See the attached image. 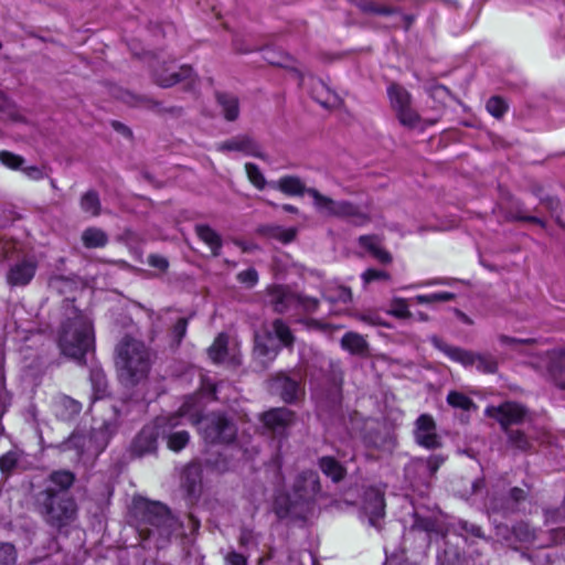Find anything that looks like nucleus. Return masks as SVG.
Here are the masks:
<instances>
[{"mask_svg":"<svg viewBox=\"0 0 565 565\" xmlns=\"http://www.w3.org/2000/svg\"><path fill=\"white\" fill-rule=\"evenodd\" d=\"M202 411L201 397L196 395L188 396L179 408L177 415L163 419L162 425H168L167 443L173 451H180L189 443L190 436L185 430L169 431L179 425V418H188L192 424L198 425L203 438L209 443H230L236 433L234 425L220 414H210L201 417Z\"/></svg>","mask_w":565,"mask_h":565,"instance_id":"obj_1","label":"nucleus"},{"mask_svg":"<svg viewBox=\"0 0 565 565\" xmlns=\"http://www.w3.org/2000/svg\"><path fill=\"white\" fill-rule=\"evenodd\" d=\"M64 317L58 331V347L64 355L82 360L94 344L92 320L71 302L65 303Z\"/></svg>","mask_w":565,"mask_h":565,"instance_id":"obj_2","label":"nucleus"},{"mask_svg":"<svg viewBox=\"0 0 565 565\" xmlns=\"http://www.w3.org/2000/svg\"><path fill=\"white\" fill-rule=\"evenodd\" d=\"M320 492L318 473L312 470L300 472L292 484L291 492L277 495L274 508L279 518H307L313 508V501Z\"/></svg>","mask_w":565,"mask_h":565,"instance_id":"obj_3","label":"nucleus"},{"mask_svg":"<svg viewBox=\"0 0 565 565\" xmlns=\"http://www.w3.org/2000/svg\"><path fill=\"white\" fill-rule=\"evenodd\" d=\"M116 364L121 382L135 385L147 377L151 353L141 341L127 337L117 347Z\"/></svg>","mask_w":565,"mask_h":565,"instance_id":"obj_4","label":"nucleus"},{"mask_svg":"<svg viewBox=\"0 0 565 565\" xmlns=\"http://www.w3.org/2000/svg\"><path fill=\"white\" fill-rule=\"evenodd\" d=\"M132 512L137 530L143 539L159 536L167 539L174 525V520L168 508L160 502H151L139 498L134 501Z\"/></svg>","mask_w":565,"mask_h":565,"instance_id":"obj_5","label":"nucleus"},{"mask_svg":"<svg viewBox=\"0 0 565 565\" xmlns=\"http://www.w3.org/2000/svg\"><path fill=\"white\" fill-rule=\"evenodd\" d=\"M38 507L45 521L55 527H63L76 516V504L67 492L46 488L38 495Z\"/></svg>","mask_w":565,"mask_h":565,"instance_id":"obj_6","label":"nucleus"},{"mask_svg":"<svg viewBox=\"0 0 565 565\" xmlns=\"http://www.w3.org/2000/svg\"><path fill=\"white\" fill-rule=\"evenodd\" d=\"M281 344L289 347L294 342V335L287 324L280 319L273 322L270 329H265L263 332L255 333V348L254 355L263 365L273 361Z\"/></svg>","mask_w":565,"mask_h":565,"instance_id":"obj_7","label":"nucleus"},{"mask_svg":"<svg viewBox=\"0 0 565 565\" xmlns=\"http://www.w3.org/2000/svg\"><path fill=\"white\" fill-rule=\"evenodd\" d=\"M495 414L497 423L501 425L508 436L509 446L520 451H526L531 446L530 438L521 430L509 427L521 423L525 417L526 409L519 403L505 402L497 405Z\"/></svg>","mask_w":565,"mask_h":565,"instance_id":"obj_8","label":"nucleus"},{"mask_svg":"<svg viewBox=\"0 0 565 565\" xmlns=\"http://www.w3.org/2000/svg\"><path fill=\"white\" fill-rule=\"evenodd\" d=\"M307 194L312 198L313 206L322 215L344 217L355 225H363L370 221L369 213L348 201H334L313 188H309Z\"/></svg>","mask_w":565,"mask_h":565,"instance_id":"obj_9","label":"nucleus"},{"mask_svg":"<svg viewBox=\"0 0 565 565\" xmlns=\"http://www.w3.org/2000/svg\"><path fill=\"white\" fill-rule=\"evenodd\" d=\"M431 343L450 360L460 363L466 369L484 374L492 373L493 371L492 360L488 355L449 345L437 337L431 338Z\"/></svg>","mask_w":565,"mask_h":565,"instance_id":"obj_10","label":"nucleus"},{"mask_svg":"<svg viewBox=\"0 0 565 565\" xmlns=\"http://www.w3.org/2000/svg\"><path fill=\"white\" fill-rule=\"evenodd\" d=\"M387 95L398 121L408 128L417 127L420 117L411 106L409 93L397 84H391L387 88Z\"/></svg>","mask_w":565,"mask_h":565,"instance_id":"obj_11","label":"nucleus"},{"mask_svg":"<svg viewBox=\"0 0 565 565\" xmlns=\"http://www.w3.org/2000/svg\"><path fill=\"white\" fill-rule=\"evenodd\" d=\"M270 301L277 312H285L294 308H301L306 312H313L318 307L316 298L295 294L281 286L270 289Z\"/></svg>","mask_w":565,"mask_h":565,"instance_id":"obj_12","label":"nucleus"},{"mask_svg":"<svg viewBox=\"0 0 565 565\" xmlns=\"http://www.w3.org/2000/svg\"><path fill=\"white\" fill-rule=\"evenodd\" d=\"M384 509V491L375 487L365 490L362 511L371 526L380 527L381 520L385 514Z\"/></svg>","mask_w":565,"mask_h":565,"instance_id":"obj_13","label":"nucleus"},{"mask_svg":"<svg viewBox=\"0 0 565 565\" xmlns=\"http://www.w3.org/2000/svg\"><path fill=\"white\" fill-rule=\"evenodd\" d=\"M265 428L276 437H285L295 420V415L288 408H274L262 416Z\"/></svg>","mask_w":565,"mask_h":565,"instance_id":"obj_14","label":"nucleus"},{"mask_svg":"<svg viewBox=\"0 0 565 565\" xmlns=\"http://www.w3.org/2000/svg\"><path fill=\"white\" fill-rule=\"evenodd\" d=\"M414 437L418 445L427 449L440 446V438L436 431V423L428 414H422L415 422Z\"/></svg>","mask_w":565,"mask_h":565,"instance_id":"obj_15","label":"nucleus"},{"mask_svg":"<svg viewBox=\"0 0 565 565\" xmlns=\"http://www.w3.org/2000/svg\"><path fill=\"white\" fill-rule=\"evenodd\" d=\"M38 269V263L33 258H23L13 264L8 274L7 281L12 287H23L30 284Z\"/></svg>","mask_w":565,"mask_h":565,"instance_id":"obj_16","label":"nucleus"},{"mask_svg":"<svg viewBox=\"0 0 565 565\" xmlns=\"http://www.w3.org/2000/svg\"><path fill=\"white\" fill-rule=\"evenodd\" d=\"M163 419L160 418L156 422L154 426H146L139 435L136 437L132 448L134 451L139 455H146L153 452L157 449V438L159 436V429L162 433L167 431V425H162Z\"/></svg>","mask_w":565,"mask_h":565,"instance_id":"obj_17","label":"nucleus"},{"mask_svg":"<svg viewBox=\"0 0 565 565\" xmlns=\"http://www.w3.org/2000/svg\"><path fill=\"white\" fill-rule=\"evenodd\" d=\"M207 353L210 359L215 363H239L236 349L228 347V338L224 333L216 337L213 344L209 348Z\"/></svg>","mask_w":565,"mask_h":565,"instance_id":"obj_18","label":"nucleus"},{"mask_svg":"<svg viewBox=\"0 0 565 565\" xmlns=\"http://www.w3.org/2000/svg\"><path fill=\"white\" fill-rule=\"evenodd\" d=\"M220 151H238L247 156L263 158L257 142L248 136H236L217 146Z\"/></svg>","mask_w":565,"mask_h":565,"instance_id":"obj_19","label":"nucleus"},{"mask_svg":"<svg viewBox=\"0 0 565 565\" xmlns=\"http://www.w3.org/2000/svg\"><path fill=\"white\" fill-rule=\"evenodd\" d=\"M192 74V68L189 66L178 68L175 65H170L162 72L156 73V82L162 87H170L181 81L190 79Z\"/></svg>","mask_w":565,"mask_h":565,"instance_id":"obj_20","label":"nucleus"},{"mask_svg":"<svg viewBox=\"0 0 565 565\" xmlns=\"http://www.w3.org/2000/svg\"><path fill=\"white\" fill-rule=\"evenodd\" d=\"M82 411V404L66 395L57 396L54 399L55 415L62 420L74 419Z\"/></svg>","mask_w":565,"mask_h":565,"instance_id":"obj_21","label":"nucleus"},{"mask_svg":"<svg viewBox=\"0 0 565 565\" xmlns=\"http://www.w3.org/2000/svg\"><path fill=\"white\" fill-rule=\"evenodd\" d=\"M270 186L290 196L302 195L308 190L301 179L295 175L281 177L277 181L271 182Z\"/></svg>","mask_w":565,"mask_h":565,"instance_id":"obj_22","label":"nucleus"},{"mask_svg":"<svg viewBox=\"0 0 565 565\" xmlns=\"http://www.w3.org/2000/svg\"><path fill=\"white\" fill-rule=\"evenodd\" d=\"M274 386L281 391V397L287 403L298 399L302 393L300 384L285 375L277 376L274 380Z\"/></svg>","mask_w":565,"mask_h":565,"instance_id":"obj_23","label":"nucleus"},{"mask_svg":"<svg viewBox=\"0 0 565 565\" xmlns=\"http://www.w3.org/2000/svg\"><path fill=\"white\" fill-rule=\"evenodd\" d=\"M359 244L362 248L369 250L379 262L387 264L392 260L390 253L382 248V242L379 236L363 235L359 238Z\"/></svg>","mask_w":565,"mask_h":565,"instance_id":"obj_24","label":"nucleus"},{"mask_svg":"<svg viewBox=\"0 0 565 565\" xmlns=\"http://www.w3.org/2000/svg\"><path fill=\"white\" fill-rule=\"evenodd\" d=\"M264 235L282 244L291 243L297 236L296 227H284L279 225L266 226L262 230Z\"/></svg>","mask_w":565,"mask_h":565,"instance_id":"obj_25","label":"nucleus"},{"mask_svg":"<svg viewBox=\"0 0 565 565\" xmlns=\"http://www.w3.org/2000/svg\"><path fill=\"white\" fill-rule=\"evenodd\" d=\"M218 105L222 108L224 117L227 120H235L239 114L238 99L236 96L227 93H218L216 95Z\"/></svg>","mask_w":565,"mask_h":565,"instance_id":"obj_26","label":"nucleus"},{"mask_svg":"<svg viewBox=\"0 0 565 565\" xmlns=\"http://www.w3.org/2000/svg\"><path fill=\"white\" fill-rule=\"evenodd\" d=\"M321 471L332 481H340L345 473V469L332 457H322L319 460Z\"/></svg>","mask_w":565,"mask_h":565,"instance_id":"obj_27","label":"nucleus"},{"mask_svg":"<svg viewBox=\"0 0 565 565\" xmlns=\"http://www.w3.org/2000/svg\"><path fill=\"white\" fill-rule=\"evenodd\" d=\"M75 480L74 475L67 470L54 471L50 476V486L54 491L67 492V489L73 484Z\"/></svg>","mask_w":565,"mask_h":565,"instance_id":"obj_28","label":"nucleus"},{"mask_svg":"<svg viewBox=\"0 0 565 565\" xmlns=\"http://www.w3.org/2000/svg\"><path fill=\"white\" fill-rule=\"evenodd\" d=\"M195 231L200 239L210 247L212 254L217 255V252L221 248L220 235L207 225H198Z\"/></svg>","mask_w":565,"mask_h":565,"instance_id":"obj_29","label":"nucleus"},{"mask_svg":"<svg viewBox=\"0 0 565 565\" xmlns=\"http://www.w3.org/2000/svg\"><path fill=\"white\" fill-rule=\"evenodd\" d=\"M312 97L323 107H333L338 104V96L322 82H318L312 89Z\"/></svg>","mask_w":565,"mask_h":565,"instance_id":"obj_30","label":"nucleus"},{"mask_svg":"<svg viewBox=\"0 0 565 565\" xmlns=\"http://www.w3.org/2000/svg\"><path fill=\"white\" fill-rule=\"evenodd\" d=\"M341 347L354 354L363 353L366 349V341L355 332H348L341 340Z\"/></svg>","mask_w":565,"mask_h":565,"instance_id":"obj_31","label":"nucleus"},{"mask_svg":"<svg viewBox=\"0 0 565 565\" xmlns=\"http://www.w3.org/2000/svg\"><path fill=\"white\" fill-rule=\"evenodd\" d=\"M83 243L88 248H98L107 244V235L99 228L90 227L82 235Z\"/></svg>","mask_w":565,"mask_h":565,"instance_id":"obj_32","label":"nucleus"},{"mask_svg":"<svg viewBox=\"0 0 565 565\" xmlns=\"http://www.w3.org/2000/svg\"><path fill=\"white\" fill-rule=\"evenodd\" d=\"M523 84L524 82L521 74L513 67L508 68L505 73H502L500 78L497 75V89L503 88L504 86L521 89Z\"/></svg>","mask_w":565,"mask_h":565,"instance_id":"obj_33","label":"nucleus"},{"mask_svg":"<svg viewBox=\"0 0 565 565\" xmlns=\"http://www.w3.org/2000/svg\"><path fill=\"white\" fill-rule=\"evenodd\" d=\"M455 298V295L448 291L433 292L429 295H417L409 301L418 305H433L436 302H446Z\"/></svg>","mask_w":565,"mask_h":565,"instance_id":"obj_34","label":"nucleus"},{"mask_svg":"<svg viewBox=\"0 0 565 565\" xmlns=\"http://www.w3.org/2000/svg\"><path fill=\"white\" fill-rule=\"evenodd\" d=\"M387 312L398 319H409L412 318V312L409 311L408 300L404 298H394L388 307Z\"/></svg>","mask_w":565,"mask_h":565,"instance_id":"obj_35","label":"nucleus"},{"mask_svg":"<svg viewBox=\"0 0 565 565\" xmlns=\"http://www.w3.org/2000/svg\"><path fill=\"white\" fill-rule=\"evenodd\" d=\"M81 207L85 213L92 216L98 215L100 203L97 193L94 191L85 193L81 199Z\"/></svg>","mask_w":565,"mask_h":565,"instance_id":"obj_36","label":"nucleus"},{"mask_svg":"<svg viewBox=\"0 0 565 565\" xmlns=\"http://www.w3.org/2000/svg\"><path fill=\"white\" fill-rule=\"evenodd\" d=\"M324 297L329 302H332V303L339 302V303L347 305L351 301L352 294L349 288L343 287V286H338L334 289L330 288L324 294Z\"/></svg>","mask_w":565,"mask_h":565,"instance_id":"obj_37","label":"nucleus"},{"mask_svg":"<svg viewBox=\"0 0 565 565\" xmlns=\"http://www.w3.org/2000/svg\"><path fill=\"white\" fill-rule=\"evenodd\" d=\"M90 381L94 391V399L103 398L107 390L105 374L100 370H93L90 372Z\"/></svg>","mask_w":565,"mask_h":565,"instance_id":"obj_38","label":"nucleus"},{"mask_svg":"<svg viewBox=\"0 0 565 565\" xmlns=\"http://www.w3.org/2000/svg\"><path fill=\"white\" fill-rule=\"evenodd\" d=\"M447 402L450 406L463 411H469L475 406L473 402L467 395L456 391H452L448 394Z\"/></svg>","mask_w":565,"mask_h":565,"instance_id":"obj_39","label":"nucleus"},{"mask_svg":"<svg viewBox=\"0 0 565 565\" xmlns=\"http://www.w3.org/2000/svg\"><path fill=\"white\" fill-rule=\"evenodd\" d=\"M359 8L365 13H374L380 15H390L395 12L393 8L367 0L360 1Z\"/></svg>","mask_w":565,"mask_h":565,"instance_id":"obj_40","label":"nucleus"},{"mask_svg":"<svg viewBox=\"0 0 565 565\" xmlns=\"http://www.w3.org/2000/svg\"><path fill=\"white\" fill-rule=\"evenodd\" d=\"M246 174L248 180L253 183L255 188L258 190H263L266 185V179L259 168L250 162L245 164Z\"/></svg>","mask_w":565,"mask_h":565,"instance_id":"obj_41","label":"nucleus"},{"mask_svg":"<svg viewBox=\"0 0 565 565\" xmlns=\"http://www.w3.org/2000/svg\"><path fill=\"white\" fill-rule=\"evenodd\" d=\"M545 114H546V110L543 106L529 105L525 110L514 109V116H516L521 120L540 119V118H543L545 116Z\"/></svg>","mask_w":565,"mask_h":565,"instance_id":"obj_42","label":"nucleus"},{"mask_svg":"<svg viewBox=\"0 0 565 565\" xmlns=\"http://www.w3.org/2000/svg\"><path fill=\"white\" fill-rule=\"evenodd\" d=\"M512 533L520 542L524 543L532 542L535 536L533 529H531L527 523L523 522L515 524L512 529Z\"/></svg>","mask_w":565,"mask_h":565,"instance_id":"obj_43","label":"nucleus"},{"mask_svg":"<svg viewBox=\"0 0 565 565\" xmlns=\"http://www.w3.org/2000/svg\"><path fill=\"white\" fill-rule=\"evenodd\" d=\"M0 161L6 167L17 170L21 169L23 164V158L9 151H0Z\"/></svg>","mask_w":565,"mask_h":565,"instance_id":"obj_44","label":"nucleus"},{"mask_svg":"<svg viewBox=\"0 0 565 565\" xmlns=\"http://www.w3.org/2000/svg\"><path fill=\"white\" fill-rule=\"evenodd\" d=\"M17 559L15 548L12 544L2 543L0 544V564L11 565Z\"/></svg>","mask_w":565,"mask_h":565,"instance_id":"obj_45","label":"nucleus"},{"mask_svg":"<svg viewBox=\"0 0 565 565\" xmlns=\"http://www.w3.org/2000/svg\"><path fill=\"white\" fill-rule=\"evenodd\" d=\"M526 498V492L523 489L520 488H512L509 491L508 500L511 503L512 510H520L522 502Z\"/></svg>","mask_w":565,"mask_h":565,"instance_id":"obj_46","label":"nucleus"},{"mask_svg":"<svg viewBox=\"0 0 565 565\" xmlns=\"http://www.w3.org/2000/svg\"><path fill=\"white\" fill-rule=\"evenodd\" d=\"M362 279L365 284L375 281V280L387 281V280H390V274L385 270L367 269L362 274Z\"/></svg>","mask_w":565,"mask_h":565,"instance_id":"obj_47","label":"nucleus"},{"mask_svg":"<svg viewBox=\"0 0 565 565\" xmlns=\"http://www.w3.org/2000/svg\"><path fill=\"white\" fill-rule=\"evenodd\" d=\"M237 279L239 282L246 285L247 287H253L258 280V275L254 268H248L238 273Z\"/></svg>","mask_w":565,"mask_h":565,"instance_id":"obj_48","label":"nucleus"},{"mask_svg":"<svg viewBox=\"0 0 565 565\" xmlns=\"http://www.w3.org/2000/svg\"><path fill=\"white\" fill-rule=\"evenodd\" d=\"M186 328H188V319L186 318L178 319V321L175 322L173 330H172V337L177 344H179L181 342V340L183 339V337L185 335Z\"/></svg>","mask_w":565,"mask_h":565,"instance_id":"obj_49","label":"nucleus"},{"mask_svg":"<svg viewBox=\"0 0 565 565\" xmlns=\"http://www.w3.org/2000/svg\"><path fill=\"white\" fill-rule=\"evenodd\" d=\"M24 175L31 180L38 181L45 178L46 173L43 168L38 166H29L21 168Z\"/></svg>","mask_w":565,"mask_h":565,"instance_id":"obj_50","label":"nucleus"},{"mask_svg":"<svg viewBox=\"0 0 565 565\" xmlns=\"http://www.w3.org/2000/svg\"><path fill=\"white\" fill-rule=\"evenodd\" d=\"M552 367L558 370L559 372H565V348H559L554 351Z\"/></svg>","mask_w":565,"mask_h":565,"instance_id":"obj_51","label":"nucleus"},{"mask_svg":"<svg viewBox=\"0 0 565 565\" xmlns=\"http://www.w3.org/2000/svg\"><path fill=\"white\" fill-rule=\"evenodd\" d=\"M220 385H216L210 379H202L201 394L217 399L216 392Z\"/></svg>","mask_w":565,"mask_h":565,"instance_id":"obj_52","label":"nucleus"},{"mask_svg":"<svg viewBox=\"0 0 565 565\" xmlns=\"http://www.w3.org/2000/svg\"><path fill=\"white\" fill-rule=\"evenodd\" d=\"M17 465V455L8 452L0 458V469L2 472H9Z\"/></svg>","mask_w":565,"mask_h":565,"instance_id":"obj_53","label":"nucleus"},{"mask_svg":"<svg viewBox=\"0 0 565 565\" xmlns=\"http://www.w3.org/2000/svg\"><path fill=\"white\" fill-rule=\"evenodd\" d=\"M552 120L557 121L559 125L565 124V105L554 106L548 110Z\"/></svg>","mask_w":565,"mask_h":565,"instance_id":"obj_54","label":"nucleus"},{"mask_svg":"<svg viewBox=\"0 0 565 565\" xmlns=\"http://www.w3.org/2000/svg\"><path fill=\"white\" fill-rule=\"evenodd\" d=\"M239 542L243 546H249L256 543L255 534L252 530L244 529L241 532Z\"/></svg>","mask_w":565,"mask_h":565,"instance_id":"obj_55","label":"nucleus"},{"mask_svg":"<svg viewBox=\"0 0 565 565\" xmlns=\"http://www.w3.org/2000/svg\"><path fill=\"white\" fill-rule=\"evenodd\" d=\"M148 263H149V265H151L160 270H164L168 268V260L164 257L159 256V255H150L148 258Z\"/></svg>","mask_w":565,"mask_h":565,"instance_id":"obj_56","label":"nucleus"},{"mask_svg":"<svg viewBox=\"0 0 565 565\" xmlns=\"http://www.w3.org/2000/svg\"><path fill=\"white\" fill-rule=\"evenodd\" d=\"M225 561L226 565H246V557L236 552L228 553Z\"/></svg>","mask_w":565,"mask_h":565,"instance_id":"obj_57","label":"nucleus"},{"mask_svg":"<svg viewBox=\"0 0 565 565\" xmlns=\"http://www.w3.org/2000/svg\"><path fill=\"white\" fill-rule=\"evenodd\" d=\"M444 458L440 456H430L427 460V469L434 475L438 468L443 465Z\"/></svg>","mask_w":565,"mask_h":565,"instance_id":"obj_58","label":"nucleus"},{"mask_svg":"<svg viewBox=\"0 0 565 565\" xmlns=\"http://www.w3.org/2000/svg\"><path fill=\"white\" fill-rule=\"evenodd\" d=\"M509 110L507 100L497 95V120H499Z\"/></svg>","mask_w":565,"mask_h":565,"instance_id":"obj_59","label":"nucleus"},{"mask_svg":"<svg viewBox=\"0 0 565 565\" xmlns=\"http://www.w3.org/2000/svg\"><path fill=\"white\" fill-rule=\"evenodd\" d=\"M515 218L518 220H523V221H527V222H531V223H534L536 224L537 226H540L541 228H544L545 226V223L543 220L536 217V216H531V215H522V214H518L515 216Z\"/></svg>","mask_w":565,"mask_h":565,"instance_id":"obj_60","label":"nucleus"},{"mask_svg":"<svg viewBox=\"0 0 565 565\" xmlns=\"http://www.w3.org/2000/svg\"><path fill=\"white\" fill-rule=\"evenodd\" d=\"M11 244L9 242H0V262L8 257Z\"/></svg>","mask_w":565,"mask_h":565,"instance_id":"obj_61","label":"nucleus"},{"mask_svg":"<svg viewBox=\"0 0 565 565\" xmlns=\"http://www.w3.org/2000/svg\"><path fill=\"white\" fill-rule=\"evenodd\" d=\"M360 320L373 326L380 324V318L373 315H361Z\"/></svg>","mask_w":565,"mask_h":565,"instance_id":"obj_62","label":"nucleus"},{"mask_svg":"<svg viewBox=\"0 0 565 565\" xmlns=\"http://www.w3.org/2000/svg\"><path fill=\"white\" fill-rule=\"evenodd\" d=\"M199 466L196 463H191L185 469V477L189 478L190 476H198L199 475Z\"/></svg>","mask_w":565,"mask_h":565,"instance_id":"obj_63","label":"nucleus"},{"mask_svg":"<svg viewBox=\"0 0 565 565\" xmlns=\"http://www.w3.org/2000/svg\"><path fill=\"white\" fill-rule=\"evenodd\" d=\"M555 41L559 43L563 50H565V34L558 33L555 38Z\"/></svg>","mask_w":565,"mask_h":565,"instance_id":"obj_64","label":"nucleus"}]
</instances>
